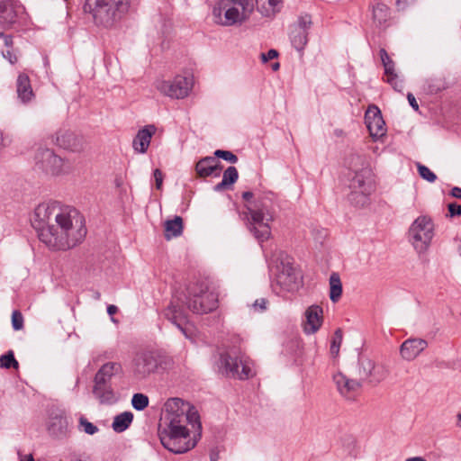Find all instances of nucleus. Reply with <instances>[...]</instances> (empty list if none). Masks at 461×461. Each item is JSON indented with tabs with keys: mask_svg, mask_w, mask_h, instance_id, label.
<instances>
[{
	"mask_svg": "<svg viewBox=\"0 0 461 461\" xmlns=\"http://www.w3.org/2000/svg\"><path fill=\"white\" fill-rule=\"evenodd\" d=\"M407 99H408V102L410 104V105L415 110V111H418L419 109V104L414 97V95L411 94V93H408L407 95Z\"/></svg>",
	"mask_w": 461,
	"mask_h": 461,
	"instance_id": "nucleus-51",
	"label": "nucleus"
},
{
	"mask_svg": "<svg viewBox=\"0 0 461 461\" xmlns=\"http://www.w3.org/2000/svg\"><path fill=\"white\" fill-rule=\"evenodd\" d=\"M333 381L339 394L348 400H354L362 386L360 381L348 378L342 373L335 374Z\"/></svg>",
	"mask_w": 461,
	"mask_h": 461,
	"instance_id": "nucleus-21",
	"label": "nucleus"
},
{
	"mask_svg": "<svg viewBox=\"0 0 461 461\" xmlns=\"http://www.w3.org/2000/svg\"><path fill=\"white\" fill-rule=\"evenodd\" d=\"M170 357L155 350H142L132 359V373L138 379H145L151 374L164 371L172 366Z\"/></svg>",
	"mask_w": 461,
	"mask_h": 461,
	"instance_id": "nucleus-9",
	"label": "nucleus"
},
{
	"mask_svg": "<svg viewBox=\"0 0 461 461\" xmlns=\"http://www.w3.org/2000/svg\"><path fill=\"white\" fill-rule=\"evenodd\" d=\"M32 224L41 242L52 250H68L81 243L86 228L83 215L73 207L55 203L39 204Z\"/></svg>",
	"mask_w": 461,
	"mask_h": 461,
	"instance_id": "nucleus-1",
	"label": "nucleus"
},
{
	"mask_svg": "<svg viewBox=\"0 0 461 461\" xmlns=\"http://www.w3.org/2000/svg\"><path fill=\"white\" fill-rule=\"evenodd\" d=\"M276 266V278L273 285L276 293H294L303 286V276L291 258L281 253Z\"/></svg>",
	"mask_w": 461,
	"mask_h": 461,
	"instance_id": "nucleus-7",
	"label": "nucleus"
},
{
	"mask_svg": "<svg viewBox=\"0 0 461 461\" xmlns=\"http://www.w3.org/2000/svg\"><path fill=\"white\" fill-rule=\"evenodd\" d=\"M406 461H426V460L420 456H414V457H410V458L406 459Z\"/></svg>",
	"mask_w": 461,
	"mask_h": 461,
	"instance_id": "nucleus-56",
	"label": "nucleus"
},
{
	"mask_svg": "<svg viewBox=\"0 0 461 461\" xmlns=\"http://www.w3.org/2000/svg\"><path fill=\"white\" fill-rule=\"evenodd\" d=\"M48 431L56 438H63L68 436V421L63 411L55 410L50 412Z\"/></svg>",
	"mask_w": 461,
	"mask_h": 461,
	"instance_id": "nucleus-22",
	"label": "nucleus"
},
{
	"mask_svg": "<svg viewBox=\"0 0 461 461\" xmlns=\"http://www.w3.org/2000/svg\"><path fill=\"white\" fill-rule=\"evenodd\" d=\"M131 405L137 411H143L149 405V397L143 393H134L131 398Z\"/></svg>",
	"mask_w": 461,
	"mask_h": 461,
	"instance_id": "nucleus-37",
	"label": "nucleus"
},
{
	"mask_svg": "<svg viewBox=\"0 0 461 461\" xmlns=\"http://www.w3.org/2000/svg\"><path fill=\"white\" fill-rule=\"evenodd\" d=\"M253 10V0H219L212 14L216 23L224 26L241 24Z\"/></svg>",
	"mask_w": 461,
	"mask_h": 461,
	"instance_id": "nucleus-6",
	"label": "nucleus"
},
{
	"mask_svg": "<svg viewBox=\"0 0 461 461\" xmlns=\"http://www.w3.org/2000/svg\"><path fill=\"white\" fill-rule=\"evenodd\" d=\"M456 419H457V423L456 425L461 429V413H458L456 415Z\"/></svg>",
	"mask_w": 461,
	"mask_h": 461,
	"instance_id": "nucleus-58",
	"label": "nucleus"
},
{
	"mask_svg": "<svg viewBox=\"0 0 461 461\" xmlns=\"http://www.w3.org/2000/svg\"><path fill=\"white\" fill-rule=\"evenodd\" d=\"M358 365V374L360 375V379L372 386H376L379 384L386 378L388 375V371L384 366L381 364H375L368 357H359Z\"/></svg>",
	"mask_w": 461,
	"mask_h": 461,
	"instance_id": "nucleus-16",
	"label": "nucleus"
},
{
	"mask_svg": "<svg viewBox=\"0 0 461 461\" xmlns=\"http://www.w3.org/2000/svg\"><path fill=\"white\" fill-rule=\"evenodd\" d=\"M417 167L420 176L423 179L430 183H433L437 179V176L428 167L418 163Z\"/></svg>",
	"mask_w": 461,
	"mask_h": 461,
	"instance_id": "nucleus-40",
	"label": "nucleus"
},
{
	"mask_svg": "<svg viewBox=\"0 0 461 461\" xmlns=\"http://www.w3.org/2000/svg\"><path fill=\"white\" fill-rule=\"evenodd\" d=\"M277 56H278V52L274 49L269 50L266 53H261V59H262L263 62H267L269 60H272L275 58H276Z\"/></svg>",
	"mask_w": 461,
	"mask_h": 461,
	"instance_id": "nucleus-45",
	"label": "nucleus"
},
{
	"mask_svg": "<svg viewBox=\"0 0 461 461\" xmlns=\"http://www.w3.org/2000/svg\"><path fill=\"white\" fill-rule=\"evenodd\" d=\"M164 316L175 324L185 338H191L187 328V316L178 299H173L164 311Z\"/></svg>",
	"mask_w": 461,
	"mask_h": 461,
	"instance_id": "nucleus-17",
	"label": "nucleus"
},
{
	"mask_svg": "<svg viewBox=\"0 0 461 461\" xmlns=\"http://www.w3.org/2000/svg\"><path fill=\"white\" fill-rule=\"evenodd\" d=\"M416 0H396L399 9H405L409 5L413 4Z\"/></svg>",
	"mask_w": 461,
	"mask_h": 461,
	"instance_id": "nucleus-52",
	"label": "nucleus"
},
{
	"mask_svg": "<svg viewBox=\"0 0 461 461\" xmlns=\"http://www.w3.org/2000/svg\"><path fill=\"white\" fill-rule=\"evenodd\" d=\"M379 55L381 59V62L384 67L394 63V61L390 58L387 51L384 49H381L379 50Z\"/></svg>",
	"mask_w": 461,
	"mask_h": 461,
	"instance_id": "nucleus-43",
	"label": "nucleus"
},
{
	"mask_svg": "<svg viewBox=\"0 0 461 461\" xmlns=\"http://www.w3.org/2000/svg\"><path fill=\"white\" fill-rule=\"evenodd\" d=\"M3 56L7 59L11 64L17 62V57L9 49L3 52Z\"/></svg>",
	"mask_w": 461,
	"mask_h": 461,
	"instance_id": "nucleus-49",
	"label": "nucleus"
},
{
	"mask_svg": "<svg viewBox=\"0 0 461 461\" xmlns=\"http://www.w3.org/2000/svg\"><path fill=\"white\" fill-rule=\"evenodd\" d=\"M192 78L176 76L172 80H158L155 87L162 95L173 99L186 97L192 89Z\"/></svg>",
	"mask_w": 461,
	"mask_h": 461,
	"instance_id": "nucleus-14",
	"label": "nucleus"
},
{
	"mask_svg": "<svg viewBox=\"0 0 461 461\" xmlns=\"http://www.w3.org/2000/svg\"><path fill=\"white\" fill-rule=\"evenodd\" d=\"M388 17V7L384 4H377L373 8V19L379 24L386 22Z\"/></svg>",
	"mask_w": 461,
	"mask_h": 461,
	"instance_id": "nucleus-35",
	"label": "nucleus"
},
{
	"mask_svg": "<svg viewBox=\"0 0 461 461\" xmlns=\"http://www.w3.org/2000/svg\"><path fill=\"white\" fill-rule=\"evenodd\" d=\"M130 8V0H86L84 10L98 27L112 29Z\"/></svg>",
	"mask_w": 461,
	"mask_h": 461,
	"instance_id": "nucleus-5",
	"label": "nucleus"
},
{
	"mask_svg": "<svg viewBox=\"0 0 461 461\" xmlns=\"http://www.w3.org/2000/svg\"><path fill=\"white\" fill-rule=\"evenodd\" d=\"M322 308L313 304L305 311V321L303 323V330L306 334L315 333L322 324Z\"/></svg>",
	"mask_w": 461,
	"mask_h": 461,
	"instance_id": "nucleus-24",
	"label": "nucleus"
},
{
	"mask_svg": "<svg viewBox=\"0 0 461 461\" xmlns=\"http://www.w3.org/2000/svg\"><path fill=\"white\" fill-rule=\"evenodd\" d=\"M153 176H154L155 182H156V188L158 190L161 189L162 184H163V174H162L161 170L158 168H156L153 171Z\"/></svg>",
	"mask_w": 461,
	"mask_h": 461,
	"instance_id": "nucleus-44",
	"label": "nucleus"
},
{
	"mask_svg": "<svg viewBox=\"0 0 461 461\" xmlns=\"http://www.w3.org/2000/svg\"><path fill=\"white\" fill-rule=\"evenodd\" d=\"M117 310L118 309H117V307L115 305H109L107 307V313L109 315H113L114 313H116Z\"/></svg>",
	"mask_w": 461,
	"mask_h": 461,
	"instance_id": "nucleus-55",
	"label": "nucleus"
},
{
	"mask_svg": "<svg viewBox=\"0 0 461 461\" xmlns=\"http://www.w3.org/2000/svg\"><path fill=\"white\" fill-rule=\"evenodd\" d=\"M433 237L434 224L427 215H420L415 219L408 230V240L419 254L428 250Z\"/></svg>",
	"mask_w": 461,
	"mask_h": 461,
	"instance_id": "nucleus-11",
	"label": "nucleus"
},
{
	"mask_svg": "<svg viewBox=\"0 0 461 461\" xmlns=\"http://www.w3.org/2000/svg\"><path fill=\"white\" fill-rule=\"evenodd\" d=\"M239 178V173L235 167H229L222 175V179L220 183L214 185L213 189L216 192H221L227 189L230 185H233Z\"/></svg>",
	"mask_w": 461,
	"mask_h": 461,
	"instance_id": "nucleus-28",
	"label": "nucleus"
},
{
	"mask_svg": "<svg viewBox=\"0 0 461 461\" xmlns=\"http://www.w3.org/2000/svg\"><path fill=\"white\" fill-rule=\"evenodd\" d=\"M365 122L373 139L377 140L385 135V122L376 105L368 106L365 114Z\"/></svg>",
	"mask_w": 461,
	"mask_h": 461,
	"instance_id": "nucleus-18",
	"label": "nucleus"
},
{
	"mask_svg": "<svg viewBox=\"0 0 461 461\" xmlns=\"http://www.w3.org/2000/svg\"><path fill=\"white\" fill-rule=\"evenodd\" d=\"M79 429L88 435H94L98 431V428L83 416L79 418Z\"/></svg>",
	"mask_w": 461,
	"mask_h": 461,
	"instance_id": "nucleus-38",
	"label": "nucleus"
},
{
	"mask_svg": "<svg viewBox=\"0 0 461 461\" xmlns=\"http://www.w3.org/2000/svg\"><path fill=\"white\" fill-rule=\"evenodd\" d=\"M219 368L226 376L240 380L253 375L250 362L237 348H231L220 355Z\"/></svg>",
	"mask_w": 461,
	"mask_h": 461,
	"instance_id": "nucleus-10",
	"label": "nucleus"
},
{
	"mask_svg": "<svg viewBox=\"0 0 461 461\" xmlns=\"http://www.w3.org/2000/svg\"><path fill=\"white\" fill-rule=\"evenodd\" d=\"M52 141L57 146L72 152H79L84 148L83 137L67 129L59 130L52 137Z\"/></svg>",
	"mask_w": 461,
	"mask_h": 461,
	"instance_id": "nucleus-19",
	"label": "nucleus"
},
{
	"mask_svg": "<svg viewBox=\"0 0 461 461\" xmlns=\"http://www.w3.org/2000/svg\"><path fill=\"white\" fill-rule=\"evenodd\" d=\"M157 128L153 124L144 126L139 130L132 140V148L135 152L144 154L147 152L152 136L156 133Z\"/></svg>",
	"mask_w": 461,
	"mask_h": 461,
	"instance_id": "nucleus-25",
	"label": "nucleus"
},
{
	"mask_svg": "<svg viewBox=\"0 0 461 461\" xmlns=\"http://www.w3.org/2000/svg\"><path fill=\"white\" fill-rule=\"evenodd\" d=\"M26 458H27L26 460L21 459V461H34V458L32 454L26 456Z\"/></svg>",
	"mask_w": 461,
	"mask_h": 461,
	"instance_id": "nucleus-59",
	"label": "nucleus"
},
{
	"mask_svg": "<svg viewBox=\"0 0 461 461\" xmlns=\"http://www.w3.org/2000/svg\"><path fill=\"white\" fill-rule=\"evenodd\" d=\"M342 341V332L339 329L335 331L334 338L330 346V351L332 354H338L339 347Z\"/></svg>",
	"mask_w": 461,
	"mask_h": 461,
	"instance_id": "nucleus-42",
	"label": "nucleus"
},
{
	"mask_svg": "<svg viewBox=\"0 0 461 461\" xmlns=\"http://www.w3.org/2000/svg\"><path fill=\"white\" fill-rule=\"evenodd\" d=\"M12 143V138L8 134L1 132L0 150Z\"/></svg>",
	"mask_w": 461,
	"mask_h": 461,
	"instance_id": "nucleus-47",
	"label": "nucleus"
},
{
	"mask_svg": "<svg viewBox=\"0 0 461 461\" xmlns=\"http://www.w3.org/2000/svg\"><path fill=\"white\" fill-rule=\"evenodd\" d=\"M0 366L5 369H9L11 367L18 369L19 363L15 359L14 354L12 350H9L6 354L0 357Z\"/></svg>",
	"mask_w": 461,
	"mask_h": 461,
	"instance_id": "nucleus-36",
	"label": "nucleus"
},
{
	"mask_svg": "<svg viewBox=\"0 0 461 461\" xmlns=\"http://www.w3.org/2000/svg\"><path fill=\"white\" fill-rule=\"evenodd\" d=\"M183 232V220L180 216H175L173 220L165 222V238L168 240L180 236Z\"/></svg>",
	"mask_w": 461,
	"mask_h": 461,
	"instance_id": "nucleus-29",
	"label": "nucleus"
},
{
	"mask_svg": "<svg viewBox=\"0 0 461 461\" xmlns=\"http://www.w3.org/2000/svg\"><path fill=\"white\" fill-rule=\"evenodd\" d=\"M459 241V246H458V252H459V255L461 256V238L457 240Z\"/></svg>",
	"mask_w": 461,
	"mask_h": 461,
	"instance_id": "nucleus-61",
	"label": "nucleus"
},
{
	"mask_svg": "<svg viewBox=\"0 0 461 461\" xmlns=\"http://www.w3.org/2000/svg\"><path fill=\"white\" fill-rule=\"evenodd\" d=\"M342 294V284L339 274L332 273L330 276V299L338 302Z\"/></svg>",
	"mask_w": 461,
	"mask_h": 461,
	"instance_id": "nucleus-32",
	"label": "nucleus"
},
{
	"mask_svg": "<svg viewBox=\"0 0 461 461\" xmlns=\"http://www.w3.org/2000/svg\"><path fill=\"white\" fill-rule=\"evenodd\" d=\"M312 25V16L308 14H303L299 15L296 22L291 26L289 33L290 41L298 52L303 53L305 49Z\"/></svg>",
	"mask_w": 461,
	"mask_h": 461,
	"instance_id": "nucleus-15",
	"label": "nucleus"
},
{
	"mask_svg": "<svg viewBox=\"0 0 461 461\" xmlns=\"http://www.w3.org/2000/svg\"><path fill=\"white\" fill-rule=\"evenodd\" d=\"M222 165L214 157H205L200 159L195 166L196 173L201 177L209 176H219Z\"/></svg>",
	"mask_w": 461,
	"mask_h": 461,
	"instance_id": "nucleus-26",
	"label": "nucleus"
},
{
	"mask_svg": "<svg viewBox=\"0 0 461 461\" xmlns=\"http://www.w3.org/2000/svg\"><path fill=\"white\" fill-rule=\"evenodd\" d=\"M384 75L386 76V82L390 84L394 90L401 92L403 88V83L399 78L395 70V63L384 67Z\"/></svg>",
	"mask_w": 461,
	"mask_h": 461,
	"instance_id": "nucleus-31",
	"label": "nucleus"
},
{
	"mask_svg": "<svg viewBox=\"0 0 461 461\" xmlns=\"http://www.w3.org/2000/svg\"><path fill=\"white\" fill-rule=\"evenodd\" d=\"M258 7L264 10L266 15L276 14L281 10L282 0H256Z\"/></svg>",
	"mask_w": 461,
	"mask_h": 461,
	"instance_id": "nucleus-33",
	"label": "nucleus"
},
{
	"mask_svg": "<svg viewBox=\"0 0 461 461\" xmlns=\"http://www.w3.org/2000/svg\"><path fill=\"white\" fill-rule=\"evenodd\" d=\"M163 429L158 436L165 448L174 454H182L194 448L197 443L195 437L191 439L186 428L190 424L201 436L202 425L197 410L181 398H170L165 403Z\"/></svg>",
	"mask_w": 461,
	"mask_h": 461,
	"instance_id": "nucleus-2",
	"label": "nucleus"
},
{
	"mask_svg": "<svg viewBox=\"0 0 461 461\" xmlns=\"http://www.w3.org/2000/svg\"><path fill=\"white\" fill-rule=\"evenodd\" d=\"M451 195L456 198L461 199V188L456 186L453 187L451 190Z\"/></svg>",
	"mask_w": 461,
	"mask_h": 461,
	"instance_id": "nucleus-54",
	"label": "nucleus"
},
{
	"mask_svg": "<svg viewBox=\"0 0 461 461\" xmlns=\"http://www.w3.org/2000/svg\"><path fill=\"white\" fill-rule=\"evenodd\" d=\"M122 372V366L119 362H106L97 370L94 377L92 393L100 403L111 404L115 402L112 379Z\"/></svg>",
	"mask_w": 461,
	"mask_h": 461,
	"instance_id": "nucleus-8",
	"label": "nucleus"
},
{
	"mask_svg": "<svg viewBox=\"0 0 461 461\" xmlns=\"http://www.w3.org/2000/svg\"><path fill=\"white\" fill-rule=\"evenodd\" d=\"M70 461H92L90 456L80 455V454H73L70 456Z\"/></svg>",
	"mask_w": 461,
	"mask_h": 461,
	"instance_id": "nucleus-50",
	"label": "nucleus"
},
{
	"mask_svg": "<svg viewBox=\"0 0 461 461\" xmlns=\"http://www.w3.org/2000/svg\"><path fill=\"white\" fill-rule=\"evenodd\" d=\"M253 197L254 194L250 191L242 194V198L248 203L243 214L249 232L261 243L271 236L270 222L275 218L276 195L272 192H267L258 194L257 198L251 201Z\"/></svg>",
	"mask_w": 461,
	"mask_h": 461,
	"instance_id": "nucleus-3",
	"label": "nucleus"
},
{
	"mask_svg": "<svg viewBox=\"0 0 461 461\" xmlns=\"http://www.w3.org/2000/svg\"><path fill=\"white\" fill-rule=\"evenodd\" d=\"M12 326L14 330H21L23 328V316L19 311L12 313Z\"/></svg>",
	"mask_w": 461,
	"mask_h": 461,
	"instance_id": "nucleus-41",
	"label": "nucleus"
},
{
	"mask_svg": "<svg viewBox=\"0 0 461 461\" xmlns=\"http://www.w3.org/2000/svg\"><path fill=\"white\" fill-rule=\"evenodd\" d=\"M446 88V83L441 78H429L426 80L424 89L429 94H437Z\"/></svg>",
	"mask_w": 461,
	"mask_h": 461,
	"instance_id": "nucleus-34",
	"label": "nucleus"
},
{
	"mask_svg": "<svg viewBox=\"0 0 461 461\" xmlns=\"http://www.w3.org/2000/svg\"><path fill=\"white\" fill-rule=\"evenodd\" d=\"M350 174L348 195L349 203L358 208L369 203V196L374 191V180L372 170L366 166V158L363 156L354 154L350 157Z\"/></svg>",
	"mask_w": 461,
	"mask_h": 461,
	"instance_id": "nucleus-4",
	"label": "nucleus"
},
{
	"mask_svg": "<svg viewBox=\"0 0 461 461\" xmlns=\"http://www.w3.org/2000/svg\"><path fill=\"white\" fill-rule=\"evenodd\" d=\"M267 301L265 298H260L255 301L253 307L256 310L264 311L267 309Z\"/></svg>",
	"mask_w": 461,
	"mask_h": 461,
	"instance_id": "nucleus-48",
	"label": "nucleus"
},
{
	"mask_svg": "<svg viewBox=\"0 0 461 461\" xmlns=\"http://www.w3.org/2000/svg\"><path fill=\"white\" fill-rule=\"evenodd\" d=\"M448 212L450 216H459L461 215V205L456 203H449L448 204Z\"/></svg>",
	"mask_w": 461,
	"mask_h": 461,
	"instance_id": "nucleus-46",
	"label": "nucleus"
},
{
	"mask_svg": "<svg viewBox=\"0 0 461 461\" xmlns=\"http://www.w3.org/2000/svg\"><path fill=\"white\" fill-rule=\"evenodd\" d=\"M210 460L211 461H217L218 460V454L212 452L210 455Z\"/></svg>",
	"mask_w": 461,
	"mask_h": 461,
	"instance_id": "nucleus-57",
	"label": "nucleus"
},
{
	"mask_svg": "<svg viewBox=\"0 0 461 461\" xmlns=\"http://www.w3.org/2000/svg\"><path fill=\"white\" fill-rule=\"evenodd\" d=\"M133 413L131 411H124L113 418L112 423L113 429L117 433L125 431L132 423Z\"/></svg>",
	"mask_w": 461,
	"mask_h": 461,
	"instance_id": "nucleus-30",
	"label": "nucleus"
},
{
	"mask_svg": "<svg viewBox=\"0 0 461 461\" xmlns=\"http://www.w3.org/2000/svg\"><path fill=\"white\" fill-rule=\"evenodd\" d=\"M24 14V7L15 0L0 1V25L5 28L16 23Z\"/></svg>",
	"mask_w": 461,
	"mask_h": 461,
	"instance_id": "nucleus-20",
	"label": "nucleus"
},
{
	"mask_svg": "<svg viewBox=\"0 0 461 461\" xmlns=\"http://www.w3.org/2000/svg\"><path fill=\"white\" fill-rule=\"evenodd\" d=\"M35 166L47 175L60 176L68 172L66 161L49 148L40 147L34 156Z\"/></svg>",
	"mask_w": 461,
	"mask_h": 461,
	"instance_id": "nucleus-13",
	"label": "nucleus"
},
{
	"mask_svg": "<svg viewBox=\"0 0 461 461\" xmlns=\"http://www.w3.org/2000/svg\"><path fill=\"white\" fill-rule=\"evenodd\" d=\"M217 295L202 285L187 289L186 305L194 313H208L217 308Z\"/></svg>",
	"mask_w": 461,
	"mask_h": 461,
	"instance_id": "nucleus-12",
	"label": "nucleus"
},
{
	"mask_svg": "<svg viewBox=\"0 0 461 461\" xmlns=\"http://www.w3.org/2000/svg\"><path fill=\"white\" fill-rule=\"evenodd\" d=\"M16 92L18 98L23 103L30 102L34 96L30 78L26 74L22 73L18 76L16 81Z\"/></svg>",
	"mask_w": 461,
	"mask_h": 461,
	"instance_id": "nucleus-27",
	"label": "nucleus"
},
{
	"mask_svg": "<svg viewBox=\"0 0 461 461\" xmlns=\"http://www.w3.org/2000/svg\"><path fill=\"white\" fill-rule=\"evenodd\" d=\"M0 38H4L5 45L7 48H11L13 46V39L9 35H5L4 32H0Z\"/></svg>",
	"mask_w": 461,
	"mask_h": 461,
	"instance_id": "nucleus-53",
	"label": "nucleus"
},
{
	"mask_svg": "<svg viewBox=\"0 0 461 461\" xmlns=\"http://www.w3.org/2000/svg\"><path fill=\"white\" fill-rule=\"evenodd\" d=\"M428 342L423 339L411 338L402 342L400 347L401 357L407 361L414 360L426 348Z\"/></svg>",
	"mask_w": 461,
	"mask_h": 461,
	"instance_id": "nucleus-23",
	"label": "nucleus"
},
{
	"mask_svg": "<svg viewBox=\"0 0 461 461\" xmlns=\"http://www.w3.org/2000/svg\"><path fill=\"white\" fill-rule=\"evenodd\" d=\"M279 67H280V65H279V63H278V62H276V63L273 64V69H274V70H277V69L279 68Z\"/></svg>",
	"mask_w": 461,
	"mask_h": 461,
	"instance_id": "nucleus-60",
	"label": "nucleus"
},
{
	"mask_svg": "<svg viewBox=\"0 0 461 461\" xmlns=\"http://www.w3.org/2000/svg\"><path fill=\"white\" fill-rule=\"evenodd\" d=\"M214 158H222L231 164H235L238 162V157L229 150L217 149L214 152Z\"/></svg>",
	"mask_w": 461,
	"mask_h": 461,
	"instance_id": "nucleus-39",
	"label": "nucleus"
}]
</instances>
